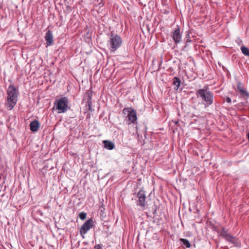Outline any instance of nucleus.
<instances>
[{
  "label": "nucleus",
  "instance_id": "1",
  "mask_svg": "<svg viewBox=\"0 0 249 249\" xmlns=\"http://www.w3.org/2000/svg\"><path fill=\"white\" fill-rule=\"evenodd\" d=\"M18 95V90L12 84L8 87L5 107L9 110H12L17 104Z\"/></svg>",
  "mask_w": 249,
  "mask_h": 249
},
{
  "label": "nucleus",
  "instance_id": "2",
  "mask_svg": "<svg viewBox=\"0 0 249 249\" xmlns=\"http://www.w3.org/2000/svg\"><path fill=\"white\" fill-rule=\"evenodd\" d=\"M197 98H200L205 102L207 106H210L213 103V97L208 87H204L196 91Z\"/></svg>",
  "mask_w": 249,
  "mask_h": 249
},
{
  "label": "nucleus",
  "instance_id": "3",
  "mask_svg": "<svg viewBox=\"0 0 249 249\" xmlns=\"http://www.w3.org/2000/svg\"><path fill=\"white\" fill-rule=\"evenodd\" d=\"M123 42L121 37L116 34H111L107 41L109 50L112 52H115L122 45Z\"/></svg>",
  "mask_w": 249,
  "mask_h": 249
},
{
  "label": "nucleus",
  "instance_id": "4",
  "mask_svg": "<svg viewBox=\"0 0 249 249\" xmlns=\"http://www.w3.org/2000/svg\"><path fill=\"white\" fill-rule=\"evenodd\" d=\"M69 100L66 97L56 99L54 102V107L58 113L66 112L68 108Z\"/></svg>",
  "mask_w": 249,
  "mask_h": 249
},
{
  "label": "nucleus",
  "instance_id": "5",
  "mask_svg": "<svg viewBox=\"0 0 249 249\" xmlns=\"http://www.w3.org/2000/svg\"><path fill=\"white\" fill-rule=\"evenodd\" d=\"M123 113L125 115V120L128 124H134L137 123V116L136 111L131 107L123 109Z\"/></svg>",
  "mask_w": 249,
  "mask_h": 249
},
{
  "label": "nucleus",
  "instance_id": "6",
  "mask_svg": "<svg viewBox=\"0 0 249 249\" xmlns=\"http://www.w3.org/2000/svg\"><path fill=\"white\" fill-rule=\"evenodd\" d=\"M94 226V221L92 218L87 220L82 226L80 230V235L83 238H85V234Z\"/></svg>",
  "mask_w": 249,
  "mask_h": 249
},
{
  "label": "nucleus",
  "instance_id": "7",
  "mask_svg": "<svg viewBox=\"0 0 249 249\" xmlns=\"http://www.w3.org/2000/svg\"><path fill=\"white\" fill-rule=\"evenodd\" d=\"M137 197L139 199L137 205L144 208L146 205L145 192L143 190H140L137 194Z\"/></svg>",
  "mask_w": 249,
  "mask_h": 249
},
{
  "label": "nucleus",
  "instance_id": "8",
  "mask_svg": "<svg viewBox=\"0 0 249 249\" xmlns=\"http://www.w3.org/2000/svg\"><path fill=\"white\" fill-rule=\"evenodd\" d=\"M237 89L239 91L241 95L245 99L249 97V93L245 90L244 86L240 82L237 84Z\"/></svg>",
  "mask_w": 249,
  "mask_h": 249
},
{
  "label": "nucleus",
  "instance_id": "9",
  "mask_svg": "<svg viewBox=\"0 0 249 249\" xmlns=\"http://www.w3.org/2000/svg\"><path fill=\"white\" fill-rule=\"evenodd\" d=\"M175 42L177 43H179L181 40V35L180 33V29L178 27L175 30L173 36Z\"/></svg>",
  "mask_w": 249,
  "mask_h": 249
},
{
  "label": "nucleus",
  "instance_id": "10",
  "mask_svg": "<svg viewBox=\"0 0 249 249\" xmlns=\"http://www.w3.org/2000/svg\"><path fill=\"white\" fill-rule=\"evenodd\" d=\"M45 40L47 42V45L50 46L53 41V36L52 32L50 31H48L45 36Z\"/></svg>",
  "mask_w": 249,
  "mask_h": 249
},
{
  "label": "nucleus",
  "instance_id": "11",
  "mask_svg": "<svg viewBox=\"0 0 249 249\" xmlns=\"http://www.w3.org/2000/svg\"><path fill=\"white\" fill-rule=\"evenodd\" d=\"M40 126V124L39 123L38 121L35 120L32 122L30 123V130L32 132H36Z\"/></svg>",
  "mask_w": 249,
  "mask_h": 249
},
{
  "label": "nucleus",
  "instance_id": "12",
  "mask_svg": "<svg viewBox=\"0 0 249 249\" xmlns=\"http://www.w3.org/2000/svg\"><path fill=\"white\" fill-rule=\"evenodd\" d=\"M103 143L104 144V147L108 150H112L115 147L114 143L110 141H104Z\"/></svg>",
  "mask_w": 249,
  "mask_h": 249
},
{
  "label": "nucleus",
  "instance_id": "13",
  "mask_svg": "<svg viewBox=\"0 0 249 249\" xmlns=\"http://www.w3.org/2000/svg\"><path fill=\"white\" fill-rule=\"evenodd\" d=\"M180 79L178 77H174V81H173V85L175 86L174 89L176 90L178 89L180 86Z\"/></svg>",
  "mask_w": 249,
  "mask_h": 249
},
{
  "label": "nucleus",
  "instance_id": "14",
  "mask_svg": "<svg viewBox=\"0 0 249 249\" xmlns=\"http://www.w3.org/2000/svg\"><path fill=\"white\" fill-rule=\"evenodd\" d=\"M242 53L246 56H249V49L245 46H242L241 47Z\"/></svg>",
  "mask_w": 249,
  "mask_h": 249
},
{
  "label": "nucleus",
  "instance_id": "15",
  "mask_svg": "<svg viewBox=\"0 0 249 249\" xmlns=\"http://www.w3.org/2000/svg\"><path fill=\"white\" fill-rule=\"evenodd\" d=\"M225 238L226 240H227V241H228L229 242H232L233 243H234V238L231 235L228 234H226L225 235Z\"/></svg>",
  "mask_w": 249,
  "mask_h": 249
},
{
  "label": "nucleus",
  "instance_id": "16",
  "mask_svg": "<svg viewBox=\"0 0 249 249\" xmlns=\"http://www.w3.org/2000/svg\"><path fill=\"white\" fill-rule=\"evenodd\" d=\"M180 241L182 242L183 244L186 247V248H190L191 246V245L189 242V241L187 239L181 238L180 239Z\"/></svg>",
  "mask_w": 249,
  "mask_h": 249
},
{
  "label": "nucleus",
  "instance_id": "17",
  "mask_svg": "<svg viewBox=\"0 0 249 249\" xmlns=\"http://www.w3.org/2000/svg\"><path fill=\"white\" fill-rule=\"evenodd\" d=\"M79 216L81 220H85L87 217V213L84 212H81L79 213Z\"/></svg>",
  "mask_w": 249,
  "mask_h": 249
},
{
  "label": "nucleus",
  "instance_id": "18",
  "mask_svg": "<svg viewBox=\"0 0 249 249\" xmlns=\"http://www.w3.org/2000/svg\"><path fill=\"white\" fill-rule=\"evenodd\" d=\"M102 246L100 244H97L94 246V249H102Z\"/></svg>",
  "mask_w": 249,
  "mask_h": 249
},
{
  "label": "nucleus",
  "instance_id": "19",
  "mask_svg": "<svg viewBox=\"0 0 249 249\" xmlns=\"http://www.w3.org/2000/svg\"><path fill=\"white\" fill-rule=\"evenodd\" d=\"M226 101L227 102V103H231V99L229 97H227L226 99Z\"/></svg>",
  "mask_w": 249,
  "mask_h": 249
},
{
  "label": "nucleus",
  "instance_id": "20",
  "mask_svg": "<svg viewBox=\"0 0 249 249\" xmlns=\"http://www.w3.org/2000/svg\"><path fill=\"white\" fill-rule=\"evenodd\" d=\"M99 5H100V6H102L104 4L102 3H100Z\"/></svg>",
  "mask_w": 249,
  "mask_h": 249
}]
</instances>
